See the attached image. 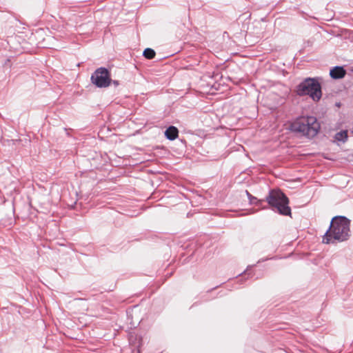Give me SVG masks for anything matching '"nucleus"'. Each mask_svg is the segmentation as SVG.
I'll list each match as a JSON object with an SVG mask.
<instances>
[{"label":"nucleus","instance_id":"obj_6","mask_svg":"<svg viewBox=\"0 0 353 353\" xmlns=\"http://www.w3.org/2000/svg\"><path fill=\"white\" fill-rule=\"evenodd\" d=\"M345 70L341 66H335L330 72L331 77L334 79L343 78L345 75Z\"/></svg>","mask_w":353,"mask_h":353},{"label":"nucleus","instance_id":"obj_13","mask_svg":"<svg viewBox=\"0 0 353 353\" xmlns=\"http://www.w3.org/2000/svg\"><path fill=\"white\" fill-rule=\"evenodd\" d=\"M238 139H239L237 136L235 137V140L237 141Z\"/></svg>","mask_w":353,"mask_h":353},{"label":"nucleus","instance_id":"obj_2","mask_svg":"<svg viewBox=\"0 0 353 353\" xmlns=\"http://www.w3.org/2000/svg\"><path fill=\"white\" fill-rule=\"evenodd\" d=\"M290 127L294 132L307 138H313L318 134L321 125L314 117H302L296 119Z\"/></svg>","mask_w":353,"mask_h":353},{"label":"nucleus","instance_id":"obj_4","mask_svg":"<svg viewBox=\"0 0 353 353\" xmlns=\"http://www.w3.org/2000/svg\"><path fill=\"white\" fill-rule=\"evenodd\" d=\"M268 204L280 214L291 215V209L288 206L289 200L280 190H272L266 197Z\"/></svg>","mask_w":353,"mask_h":353},{"label":"nucleus","instance_id":"obj_11","mask_svg":"<svg viewBox=\"0 0 353 353\" xmlns=\"http://www.w3.org/2000/svg\"><path fill=\"white\" fill-rule=\"evenodd\" d=\"M113 83L115 85H119V81H113Z\"/></svg>","mask_w":353,"mask_h":353},{"label":"nucleus","instance_id":"obj_3","mask_svg":"<svg viewBox=\"0 0 353 353\" xmlns=\"http://www.w3.org/2000/svg\"><path fill=\"white\" fill-rule=\"evenodd\" d=\"M294 91L298 96L308 95L314 101H319L322 97L321 85L315 78H305L296 86Z\"/></svg>","mask_w":353,"mask_h":353},{"label":"nucleus","instance_id":"obj_1","mask_svg":"<svg viewBox=\"0 0 353 353\" xmlns=\"http://www.w3.org/2000/svg\"><path fill=\"white\" fill-rule=\"evenodd\" d=\"M350 221L345 216H335L332 219L329 229L323 238V243H333L335 241L342 242L350 237Z\"/></svg>","mask_w":353,"mask_h":353},{"label":"nucleus","instance_id":"obj_5","mask_svg":"<svg viewBox=\"0 0 353 353\" xmlns=\"http://www.w3.org/2000/svg\"><path fill=\"white\" fill-rule=\"evenodd\" d=\"M90 81L96 87H108L112 81L109 70L104 67L97 68L91 75Z\"/></svg>","mask_w":353,"mask_h":353},{"label":"nucleus","instance_id":"obj_10","mask_svg":"<svg viewBox=\"0 0 353 353\" xmlns=\"http://www.w3.org/2000/svg\"><path fill=\"white\" fill-rule=\"evenodd\" d=\"M245 192L248 196L250 204H257L259 201L256 197L253 196L248 191L245 190Z\"/></svg>","mask_w":353,"mask_h":353},{"label":"nucleus","instance_id":"obj_12","mask_svg":"<svg viewBox=\"0 0 353 353\" xmlns=\"http://www.w3.org/2000/svg\"><path fill=\"white\" fill-rule=\"evenodd\" d=\"M244 211H245V210H244ZM248 214H250V212H244V215Z\"/></svg>","mask_w":353,"mask_h":353},{"label":"nucleus","instance_id":"obj_7","mask_svg":"<svg viewBox=\"0 0 353 353\" xmlns=\"http://www.w3.org/2000/svg\"><path fill=\"white\" fill-rule=\"evenodd\" d=\"M179 135V130L176 127L170 125L165 131V137L170 141L175 140Z\"/></svg>","mask_w":353,"mask_h":353},{"label":"nucleus","instance_id":"obj_9","mask_svg":"<svg viewBox=\"0 0 353 353\" xmlns=\"http://www.w3.org/2000/svg\"><path fill=\"white\" fill-rule=\"evenodd\" d=\"M155 51L152 48H146L144 50L143 55L148 59H152L155 57Z\"/></svg>","mask_w":353,"mask_h":353},{"label":"nucleus","instance_id":"obj_8","mask_svg":"<svg viewBox=\"0 0 353 353\" xmlns=\"http://www.w3.org/2000/svg\"><path fill=\"white\" fill-rule=\"evenodd\" d=\"M334 139L336 141H341L345 143L347 139V131L341 130L337 132L334 136Z\"/></svg>","mask_w":353,"mask_h":353}]
</instances>
